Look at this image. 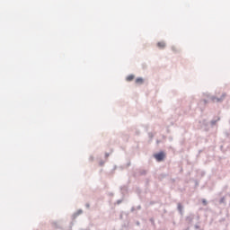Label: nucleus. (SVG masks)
<instances>
[{
    "label": "nucleus",
    "mask_w": 230,
    "mask_h": 230,
    "mask_svg": "<svg viewBox=\"0 0 230 230\" xmlns=\"http://www.w3.org/2000/svg\"><path fill=\"white\" fill-rule=\"evenodd\" d=\"M208 98H209L210 102L213 103H223L224 100H226V96H227V93H223L220 97H217L215 95H207Z\"/></svg>",
    "instance_id": "nucleus-1"
},
{
    "label": "nucleus",
    "mask_w": 230,
    "mask_h": 230,
    "mask_svg": "<svg viewBox=\"0 0 230 230\" xmlns=\"http://www.w3.org/2000/svg\"><path fill=\"white\" fill-rule=\"evenodd\" d=\"M153 156L157 161V163H162V161H164V159L166 158V153H164V151H159L158 153H155Z\"/></svg>",
    "instance_id": "nucleus-2"
},
{
    "label": "nucleus",
    "mask_w": 230,
    "mask_h": 230,
    "mask_svg": "<svg viewBox=\"0 0 230 230\" xmlns=\"http://www.w3.org/2000/svg\"><path fill=\"white\" fill-rule=\"evenodd\" d=\"M193 220H195V214L190 213L185 217V222L188 223V226H191L193 224Z\"/></svg>",
    "instance_id": "nucleus-3"
},
{
    "label": "nucleus",
    "mask_w": 230,
    "mask_h": 230,
    "mask_svg": "<svg viewBox=\"0 0 230 230\" xmlns=\"http://www.w3.org/2000/svg\"><path fill=\"white\" fill-rule=\"evenodd\" d=\"M120 194L122 195V199H125L127 193H128V185H122L119 187Z\"/></svg>",
    "instance_id": "nucleus-4"
},
{
    "label": "nucleus",
    "mask_w": 230,
    "mask_h": 230,
    "mask_svg": "<svg viewBox=\"0 0 230 230\" xmlns=\"http://www.w3.org/2000/svg\"><path fill=\"white\" fill-rule=\"evenodd\" d=\"M177 210L179 211L181 217H184V206L182 203L179 202L177 204Z\"/></svg>",
    "instance_id": "nucleus-5"
},
{
    "label": "nucleus",
    "mask_w": 230,
    "mask_h": 230,
    "mask_svg": "<svg viewBox=\"0 0 230 230\" xmlns=\"http://www.w3.org/2000/svg\"><path fill=\"white\" fill-rule=\"evenodd\" d=\"M166 177H169V174L166 172H162L158 175V180L164 181V179H166Z\"/></svg>",
    "instance_id": "nucleus-6"
},
{
    "label": "nucleus",
    "mask_w": 230,
    "mask_h": 230,
    "mask_svg": "<svg viewBox=\"0 0 230 230\" xmlns=\"http://www.w3.org/2000/svg\"><path fill=\"white\" fill-rule=\"evenodd\" d=\"M82 213H84V210L78 209L75 213L73 214L72 216L73 220H75V218H76L77 217H80Z\"/></svg>",
    "instance_id": "nucleus-7"
},
{
    "label": "nucleus",
    "mask_w": 230,
    "mask_h": 230,
    "mask_svg": "<svg viewBox=\"0 0 230 230\" xmlns=\"http://www.w3.org/2000/svg\"><path fill=\"white\" fill-rule=\"evenodd\" d=\"M157 47L160 48V49H164V48H166V43H164L163 41H159L157 43Z\"/></svg>",
    "instance_id": "nucleus-8"
},
{
    "label": "nucleus",
    "mask_w": 230,
    "mask_h": 230,
    "mask_svg": "<svg viewBox=\"0 0 230 230\" xmlns=\"http://www.w3.org/2000/svg\"><path fill=\"white\" fill-rule=\"evenodd\" d=\"M145 83V79L143 77H137L136 79V84H139V85L143 84Z\"/></svg>",
    "instance_id": "nucleus-9"
},
{
    "label": "nucleus",
    "mask_w": 230,
    "mask_h": 230,
    "mask_svg": "<svg viewBox=\"0 0 230 230\" xmlns=\"http://www.w3.org/2000/svg\"><path fill=\"white\" fill-rule=\"evenodd\" d=\"M217 121H220V117H218L217 119H212V120L210 121L211 127H215V125H217Z\"/></svg>",
    "instance_id": "nucleus-10"
},
{
    "label": "nucleus",
    "mask_w": 230,
    "mask_h": 230,
    "mask_svg": "<svg viewBox=\"0 0 230 230\" xmlns=\"http://www.w3.org/2000/svg\"><path fill=\"white\" fill-rule=\"evenodd\" d=\"M134 78H136V76L134 75H129L127 76L126 80L128 82H132V80H134Z\"/></svg>",
    "instance_id": "nucleus-11"
},
{
    "label": "nucleus",
    "mask_w": 230,
    "mask_h": 230,
    "mask_svg": "<svg viewBox=\"0 0 230 230\" xmlns=\"http://www.w3.org/2000/svg\"><path fill=\"white\" fill-rule=\"evenodd\" d=\"M119 230H128V223H124Z\"/></svg>",
    "instance_id": "nucleus-12"
},
{
    "label": "nucleus",
    "mask_w": 230,
    "mask_h": 230,
    "mask_svg": "<svg viewBox=\"0 0 230 230\" xmlns=\"http://www.w3.org/2000/svg\"><path fill=\"white\" fill-rule=\"evenodd\" d=\"M148 172L146 170H139V175H146Z\"/></svg>",
    "instance_id": "nucleus-13"
},
{
    "label": "nucleus",
    "mask_w": 230,
    "mask_h": 230,
    "mask_svg": "<svg viewBox=\"0 0 230 230\" xmlns=\"http://www.w3.org/2000/svg\"><path fill=\"white\" fill-rule=\"evenodd\" d=\"M149 222L151 223V225L153 226V227H155V220L154 219V217H151L149 219Z\"/></svg>",
    "instance_id": "nucleus-14"
},
{
    "label": "nucleus",
    "mask_w": 230,
    "mask_h": 230,
    "mask_svg": "<svg viewBox=\"0 0 230 230\" xmlns=\"http://www.w3.org/2000/svg\"><path fill=\"white\" fill-rule=\"evenodd\" d=\"M219 204H226V197H222V198L219 199Z\"/></svg>",
    "instance_id": "nucleus-15"
},
{
    "label": "nucleus",
    "mask_w": 230,
    "mask_h": 230,
    "mask_svg": "<svg viewBox=\"0 0 230 230\" xmlns=\"http://www.w3.org/2000/svg\"><path fill=\"white\" fill-rule=\"evenodd\" d=\"M154 133H152V132H149L148 133V137H149V139H150V141H152V139H154Z\"/></svg>",
    "instance_id": "nucleus-16"
},
{
    "label": "nucleus",
    "mask_w": 230,
    "mask_h": 230,
    "mask_svg": "<svg viewBox=\"0 0 230 230\" xmlns=\"http://www.w3.org/2000/svg\"><path fill=\"white\" fill-rule=\"evenodd\" d=\"M224 135H225L226 137L229 138V137H230V131L226 130V131L224 132Z\"/></svg>",
    "instance_id": "nucleus-17"
},
{
    "label": "nucleus",
    "mask_w": 230,
    "mask_h": 230,
    "mask_svg": "<svg viewBox=\"0 0 230 230\" xmlns=\"http://www.w3.org/2000/svg\"><path fill=\"white\" fill-rule=\"evenodd\" d=\"M209 102H211V100H209V98H208V99H204V100H203V103H204V105H206L207 103H209Z\"/></svg>",
    "instance_id": "nucleus-18"
},
{
    "label": "nucleus",
    "mask_w": 230,
    "mask_h": 230,
    "mask_svg": "<svg viewBox=\"0 0 230 230\" xmlns=\"http://www.w3.org/2000/svg\"><path fill=\"white\" fill-rule=\"evenodd\" d=\"M104 164H105V161L101 160V161L99 162V166H104Z\"/></svg>",
    "instance_id": "nucleus-19"
},
{
    "label": "nucleus",
    "mask_w": 230,
    "mask_h": 230,
    "mask_svg": "<svg viewBox=\"0 0 230 230\" xmlns=\"http://www.w3.org/2000/svg\"><path fill=\"white\" fill-rule=\"evenodd\" d=\"M201 202L203 206H208V200H206V199H203Z\"/></svg>",
    "instance_id": "nucleus-20"
},
{
    "label": "nucleus",
    "mask_w": 230,
    "mask_h": 230,
    "mask_svg": "<svg viewBox=\"0 0 230 230\" xmlns=\"http://www.w3.org/2000/svg\"><path fill=\"white\" fill-rule=\"evenodd\" d=\"M53 227H55L56 229H58V225L57 224V222H53L52 223Z\"/></svg>",
    "instance_id": "nucleus-21"
},
{
    "label": "nucleus",
    "mask_w": 230,
    "mask_h": 230,
    "mask_svg": "<svg viewBox=\"0 0 230 230\" xmlns=\"http://www.w3.org/2000/svg\"><path fill=\"white\" fill-rule=\"evenodd\" d=\"M141 189L138 187V188H137V193L138 194V195H141Z\"/></svg>",
    "instance_id": "nucleus-22"
},
{
    "label": "nucleus",
    "mask_w": 230,
    "mask_h": 230,
    "mask_svg": "<svg viewBox=\"0 0 230 230\" xmlns=\"http://www.w3.org/2000/svg\"><path fill=\"white\" fill-rule=\"evenodd\" d=\"M123 199H125V198H122L121 199H118V200H117V204H118V205L121 204V202H123Z\"/></svg>",
    "instance_id": "nucleus-23"
},
{
    "label": "nucleus",
    "mask_w": 230,
    "mask_h": 230,
    "mask_svg": "<svg viewBox=\"0 0 230 230\" xmlns=\"http://www.w3.org/2000/svg\"><path fill=\"white\" fill-rule=\"evenodd\" d=\"M135 134L136 136H139V134H141V131H139L138 129H136Z\"/></svg>",
    "instance_id": "nucleus-24"
},
{
    "label": "nucleus",
    "mask_w": 230,
    "mask_h": 230,
    "mask_svg": "<svg viewBox=\"0 0 230 230\" xmlns=\"http://www.w3.org/2000/svg\"><path fill=\"white\" fill-rule=\"evenodd\" d=\"M148 184H150V179L147 178V179L146 180V186H148Z\"/></svg>",
    "instance_id": "nucleus-25"
},
{
    "label": "nucleus",
    "mask_w": 230,
    "mask_h": 230,
    "mask_svg": "<svg viewBox=\"0 0 230 230\" xmlns=\"http://www.w3.org/2000/svg\"><path fill=\"white\" fill-rule=\"evenodd\" d=\"M154 204H157V201H150L149 206H154Z\"/></svg>",
    "instance_id": "nucleus-26"
},
{
    "label": "nucleus",
    "mask_w": 230,
    "mask_h": 230,
    "mask_svg": "<svg viewBox=\"0 0 230 230\" xmlns=\"http://www.w3.org/2000/svg\"><path fill=\"white\" fill-rule=\"evenodd\" d=\"M194 229H196V230L200 229V226H199V225H195V226H194Z\"/></svg>",
    "instance_id": "nucleus-27"
},
{
    "label": "nucleus",
    "mask_w": 230,
    "mask_h": 230,
    "mask_svg": "<svg viewBox=\"0 0 230 230\" xmlns=\"http://www.w3.org/2000/svg\"><path fill=\"white\" fill-rule=\"evenodd\" d=\"M85 208H86L87 209H89V208H91V204L86 203V204H85Z\"/></svg>",
    "instance_id": "nucleus-28"
},
{
    "label": "nucleus",
    "mask_w": 230,
    "mask_h": 230,
    "mask_svg": "<svg viewBox=\"0 0 230 230\" xmlns=\"http://www.w3.org/2000/svg\"><path fill=\"white\" fill-rule=\"evenodd\" d=\"M89 161H91V162L94 161V156L91 155L89 158Z\"/></svg>",
    "instance_id": "nucleus-29"
},
{
    "label": "nucleus",
    "mask_w": 230,
    "mask_h": 230,
    "mask_svg": "<svg viewBox=\"0 0 230 230\" xmlns=\"http://www.w3.org/2000/svg\"><path fill=\"white\" fill-rule=\"evenodd\" d=\"M130 211H131V213H134V211H136V207H132Z\"/></svg>",
    "instance_id": "nucleus-30"
},
{
    "label": "nucleus",
    "mask_w": 230,
    "mask_h": 230,
    "mask_svg": "<svg viewBox=\"0 0 230 230\" xmlns=\"http://www.w3.org/2000/svg\"><path fill=\"white\" fill-rule=\"evenodd\" d=\"M199 186V181L195 180V187Z\"/></svg>",
    "instance_id": "nucleus-31"
},
{
    "label": "nucleus",
    "mask_w": 230,
    "mask_h": 230,
    "mask_svg": "<svg viewBox=\"0 0 230 230\" xmlns=\"http://www.w3.org/2000/svg\"><path fill=\"white\" fill-rule=\"evenodd\" d=\"M137 209L139 211V210H141V205H138L137 207Z\"/></svg>",
    "instance_id": "nucleus-32"
},
{
    "label": "nucleus",
    "mask_w": 230,
    "mask_h": 230,
    "mask_svg": "<svg viewBox=\"0 0 230 230\" xmlns=\"http://www.w3.org/2000/svg\"><path fill=\"white\" fill-rule=\"evenodd\" d=\"M219 222H226V218H225V217L221 218V219L219 220Z\"/></svg>",
    "instance_id": "nucleus-33"
},
{
    "label": "nucleus",
    "mask_w": 230,
    "mask_h": 230,
    "mask_svg": "<svg viewBox=\"0 0 230 230\" xmlns=\"http://www.w3.org/2000/svg\"><path fill=\"white\" fill-rule=\"evenodd\" d=\"M200 154H202V150H199V154H198L197 157H199V155H200Z\"/></svg>",
    "instance_id": "nucleus-34"
},
{
    "label": "nucleus",
    "mask_w": 230,
    "mask_h": 230,
    "mask_svg": "<svg viewBox=\"0 0 230 230\" xmlns=\"http://www.w3.org/2000/svg\"><path fill=\"white\" fill-rule=\"evenodd\" d=\"M109 155H111V154L105 153V157H109Z\"/></svg>",
    "instance_id": "nucleus-35"
},
{
    "label": "nucleus",
    "mask_w": 230,
    "mask_h": 230,
    "mask_svg": "<svg viewBox=\"0 0 230 230\" xmlns=\"http://www.w3.org/2000/svg\"><path fill=\"white\" fill-rule=\"evenodd\" d=\"M136 224H137V226H140L141 225V223L139 221H137Z\"/></svg>",
    "instance_id": "nucleus-36"
},
{
    "label": "nucleus",
    "mask_w": 230,
    "mask_h": 230,
    "mask_svg": "<svg viewBox=\"0 0 230 230\" xmlns=\"http://www.w3.org/2000/svg\"><path fill=\"white\" fill-rule=\"evenodd\" d=\"M127 166H130V162H128V163L127 164Z\"/></svg>",
    "instance_id": "nucleus-37"
},
{
    "label": "nucleus",
    "mask_w": 230,
    "mask_h": 230,
    "mask_svg": "<svg viewBox=\"0 0 230 230\" xmlns=\"http://www.w3.org/2000/svg\"><path fill=\"white\" fill-rule=\"evenodd\" d=\"M116 168H118V166L115 165L114 168H113V170H116Z\"/></svg>",
    "instance_id": "nucleus-38"
},
{
    "label": "nucleus",
    "mask_w": 230,
    "mask_h": 230,
    "mask_svg": "<svg viewBox=\"0 0 230 230\" xmlns=\"http://www.w3.org/2000/svg\"><path fill=\"white\" fill-rule=\"evenodd\" d=\"M110 195L112 197V196H114V193H110Z\"/></svg>",
    "instance_id": "nucleus-39"
},
{
    "label": "nucleus",
    "mask_w": 230,
    "mask_h": 230,
    "mask_svg": "<svg viewBox=\"0 0 230 230\" xmlns=\"http://www.w3.org/2000/svg\"><path fill=\"white\" fill-rule=\"evenodd\" d=\"M119 217H120V218H123V215H121V214H120V216H119Z\"/></svg>",
    "instance_id": "nucleus-40"
},
{
    "label": "nucleus",
    "mask_w": 230,
    "mask_h": 230,
    "mask_svg": "<svg viewBox=\"0 0 230 230\" xmlns=\"http://www.w3.org/2000/svg\"><path fill=\"white\" fill-rule=\"evenodd\" d=\"M156 143H158V144H159V143H160V141H159V140H156Z\"/></svg>",
    "instance_id": "nucleus-41"
},
{
    "label": "nucleus",
    "mask_w": 230,
    "mask_h": 230,
    "mask_svg": "<svg viewBox=\"0 0 230 230\" xmlns=\"http://www.w3.org/2000/svg\"><path fill=\"white\" fill-rule=\"evenodd\" d=\"M172 182H175V179H172Z\"/></svg>",
    "instance_id": "nucleus-42"
},
{
    "label": "nucleus",
    "mask_w": 230,
    "mask_h": 230,
    "mask_svg": "<svg viewBox=\"0 0 230 230\" xmlns=\"http://www.w3.org/2000/svg\"><path fill=\"white\" fill-rule=\"evenodd\" d=\"M133 177H136V173L133 174Z\"/></svg>",
    "instance_id": "nucleus-43"
},
{
    "label": "nucleus",
    "mask_w": 230,
    "mask_h": 230,
    "mask_svg": "<svg viewBox=\"0 0 230 230\" xmlns=\"http://www.w3.org/2000/svg\"><path fill=\"white\" fill-rule=\"evenodd\" d=\"M172 51H174V48L172 47Z\"/></svg>",
    "instance_id": "nucleus-44"
},
{
    "label": "nucleus",
    "mask_w": 230,
    "mask_h": 230,
    "mask_svg": "<svg viewBox=\"0 0 230 230\" xmlns=\"http://www.w3.org/2000/svg\"><path fill=\"white\" fill-rule=\"evenodd\" d=\"M70 224H71V226H73V222H71Z\"/></svg>",
    "instance_id": "nucleus-45"
}]
</instances>
